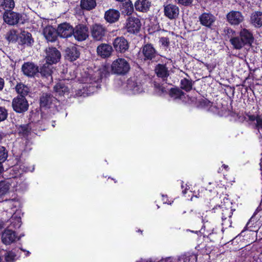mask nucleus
Instances as JSON below:
<instances>
[{"label":"nucleus","mask_w":262,"mask_h":262,"mask_svg":"<svg viewBox=\"0 0 262 262\" xmlns=\"http://www.w3.org/2000/svg\"><path fill=\"white\" fill-rule=\"evenodd\" d=\"M149 78L148 75L140 70L138 72L136 76L130 77L127 81L126 91L133 94H137L143 91L142 84L145 82Z\"/></svg>","instance_id":"nucleus-1"},{"label":"nucleus","mask_w":262,"mask_h":262,"mask_svg":"<svg viewBox=\"0 0 262 262\" xmlns=\"http://www.w3.org/2000/svg\"><path fill=\"white\" fill-rule=\"evenodd\" d=\"M40 106L58 111L61 108L60 102L50 94L43 93L40 97Z\"/></svg>","instance_id":"nucleus-2"},{"label":"nucleus","mask_w":262,"mask_h":262,"mask_svg":"<svg viewBox=\"0 0 262 262\" xmlns=\"http://www.w3.org/2000/svg\"><path fill=\"white\" fill-rule=\"evenodd\" d=\"M130 69V64L128 62L122 58L115 60L111 65L112 73L118 75H126L129 71Z\"/></svg>","instance_id":"nucleus-3"},{"label":"nucleus","mask_w":262,"mask_h":262,"mask_svg":"<svg viewBox=\"0 0 262 262\" xmlns=\"http://www.w3.org/2000/svg\"><path fill=\"white\" fill-rule=\"evenodd\" d=\"M12 106L15 112L23 113L28 110L29 104L25 96H17L12 100Z\"/></svg>","instance_id":"nucleus-4"},{"label":"nucleus","mask_w":262,"mask_h":262,"mask_svg":"<svg viewBox=\"0 0 262 262\" xmlns=\"http://www.w3.org/2000/svg\"><path fill=\"white\" fill-rule=\"evenodd\" d=\"M141 27V21L137 17H129L126 20L125 29L128 33L136 34L140 31Z\"/></svg>","instance_id":"nucleus-5"},{"label":"nucleus","mask_w":262,"mask_h":262,"mask_svg":"<svg viewBox=\"0 0 262 262\" xmlns=\"http://www.w3.org/2000/svg\"><path fill=\"white\" fill-rule=\"evenodd\" d=\"M106 33V29L101 24H95L91 28V36L96 41L102 40Z\"/></svg>","instance_id":"nucleus-6"},{"label":"nucleus","mask_w":262,"mask_h":262,"mask_svg":"<svg viewBox=\"0 0 262 262\" xmlns=\"http://www.w3.org/2000/svg\"><path fill=\"white\" fill-rule=\"evenodd\" d=\"M73 35L75 39L78 41L85 40L89 37L88 27L83 24L77 25L73 28Z\"/></svg>","instance_id":"nucleus-7"},{"label":"nucleus","mask_w":262,"mask_h":262,"mask_svg":"<svg viewBox=\"0 0 262 262\" xmlns=\"http://www.w3.org/2000/svg\"><path fill=\"white\" fill-rule=\"evenodd\" d=\"M164 15L170 20L177 19L179 15V8L174 4L165 3L164 6Z\"/></svg>","instance_id":"nucleus-8"},{"label":"nucleus","mask_w":262,"mask_h":262,"mask_svg":"<svg viewBox=\"0 0 262 262\" xmlns=\"http://www.w3.org/2000/svg\"><path fill=\"white\" fill-rule=\"evenodd\" d=\"M141 55L144 60H151L156 57L158 53L152 45L146 44L141 48Z\"/></svg>","instance_id":"nucleus-9"},{"label":"nucleus","mask_w":262,"mask_h":262,"mask_svg":"<svg viewBox=\"0 0 262 262\" xmlns=\"http://www.w3.org/2000/svg\"><path fill=\"white\" fill-rule=\"evenodd\" d=\"M113 47L117 52L125 53L129 48L127 40L123 37H116L113 42Z\"/></svg>","instance_id":"nucleus-10"},{"label":"nucleus","mask_w":262,"mask_h":262,"mask_svg":"<svg viewBox=\"0 0 262 262\" xmlns=\"http://www.w3.org/2000/svg\"><path fill=\"white\" fill-rule=\"evenodd\" d=\"M227 21L232 25H238L244 19L242 13L238 11H231L226 15Z\"/></svg>","instance_id":"nucleus-11"},{"label":"nucleus","mask_w":262,"mask_h":262,"mask_svg":"<svg viewBox=\"0 0 262 262\" xmlns=\"http://www.w3.org/2000/svg\"><path fill=\"white\" fill-rule=\"evenodd\" d=\"M57 33L61 37H69L73 33V27L67 23L60 24L57 28Z\"/></svg>","instance_id":"nucleus-12"},{"label":"nucleus","mask_w":262,"mask_h":262,"mask_svg":"<svg viewBox=\"0 0 262 262\" xmlns=\"http://www.w3.org/2000/svg\"><path fill=\"white\" fill-rule=\"evenodd\" d=\"M46 61L50 64L56 63L60 59V53L55 48H49L46 50Z\"/></svg>","instance_id":"nucleus-13"},{"label":"nucleus","mask_w":262,"mask_h":262,"mask_svg":"<svg viewBox=\"0 0 262 262\" xmlns=\"http://www.w3.org/2000/svg\"><path fill=\"white\" fill-rule=\"evenodd\" d=\"M20 17L19 14L11 10L5 11L3 14L4 21L10 25H14L17 24Z\"/></svg>","instance_id":"nucleus-14"},{"label":"nucleus","mask_w":262,"mask_h":262,"mask_svg":"<svg viewBox=\"0 0 262 262\" xmlns=\"http://www.w3.org/2000/svg\"><path fill=\"white\" fill-rule=\"evenodd\" d=\"M21 70L24 74L28 77H33L38 72V67L30 62H25L21 67Z\"/></svg>","instance_id":"nucleus-15"},{"label":"nucleus","mask_w":262,"mask_h":262,"mask_svg":"<svg viewBox=\"0 0 262 262\" xmlns=\"http://www.w3.org/2000/svg\"><path fill=\"white\" fill-rule=\"evenodd\" d=\"M154 70L157 76L163 81L166 80L169 76V71L166 64L159 63L155 67Z\"/></svg>","instance_id":"nucleus-16"},{"label":"nucleus","mask_w":262,"mask_h":262,"mask_svg":"<svg viewBox=\"0 0 262 262\" xmlns=\"http://www.w3.org/2000/svg\"><path fill=\"white\" fill-rule=\"evenodd\" d=\"M201 25L207 28H211L215 20V17L209 13H204L199 16Z\"/></svg>","instance_id":"nucleus-17"},{"label":"nucleus","mask_w":262,"mask_h":262,"mask_svg":"<svg viewBox=\"0 0 262 262\" xmlns=\"http://www.w3.org/2000/svg\"><path fill=\"white\" fill-rule=\"evenodd\" d=\"M17 237L14 231L6 229L2 233V241L5 245H10L16 241Z\"/></svg>","instance_id":"nucleus-18"},{"label":"nucleus","mask_w":262,"mask_h":262,"mask_svg":"<svg viewBox=\"0 0 262 262\" xmlns=\"http://www.w3.org/2000/svg\"><path fill=\"white\" fill-rule=\"evenodd\" d=\"M112 47L106 43H102L98 46L97 48L98 55L102 58L110 57L112 54Z\"/></svg>","instance_id":"nucleus-19"},{"label":"nucleus","mask_w":262,"mask_h":262,"mask_svg":"<svg viewBox=\"0 0 262 262\" xmlns=\"http://www.w3.org/2000/svg\"><path fill=\"white\" fill-rule=\"evenodd\" d=\"M120 15V14L118 10L110 9L105 12L104 19L109 23H114L119 20Z\"/></svg>","instance_id":"nucleus-20"},{"label":"nucleus","mask_w":262,"mask_h":262,"mask_svg":"<svg viewBox=\"0 0 262 262\" xmlns=\"http://www.w3.org/2000/svg\"><path fill=\"white\" fill-rule=\"evenodd\" d=\"M239 35L245 45H251L254 41V37L252 32L245 28L242 29Z\"/></svg>","instance_id":"nucleus-21"},{"label":"nucleus","mask_w":262,"mask_h":262,"mask_svg":"<svg viewBox=\"0 0 262 262\" xmlns=\"http://www.w3.org/2000/svg\"><path fill=\"white\" fill-rule=\"evenodd\" d=\"M248 120L253 122L254 128L258 130L259 134L262 132V117L259 115H247Z\"/></svg>","instance_id":"nucleus-22"},{"label":"nucleus","mask_w":262,"mask_h":262,"mask_svg":"<svg viewBox=\"0 0 262 262\" xmlns=\"http://www.w3.org/2000/svg\"><path fill=\"white\" fill-rule=\"evenodd\" d=\"M57 30L52 26H47L43 29V35L48 41L53 42L56 39Z\"/></svg>","instance_id":"nucleus-23"},{"label":"nucleus","mask_w":262,"mask_h":262,"mask_svg":"<svg viewBox=\"0 0 262 262\" xmlns=\"http://www.w3.org/2000/svg\"><path fill=\"white\" fill-rule=\"evenodd\" d=\"M19 39L21 43L27 46H31L34 42L32 35L28 32L22 31L19 35Z\"/></svg>","instance_id":"nucleus-24"},{"label":"nucleus","mask_w":262,"mask_h":262,"mask_svg":"<svg viewBox=\"0 0 262 262\" xmlns=\"http://www.w3.org/2000/svg\"><path fill=\"white\" fill-rule=\"evenodd\" d=\"M251 23L255 27H260L262 26V12L255 11L252 13L250 17Z\"/></svg>","instance_id":"nucleus-25"},{"label":"nucleus","mask_w":262,"mask_h":262,"mask_svg":"<svg viewBox=\"0 0 262 262\" xmlns=\"http://www.w3.org/2000/svg\"><path fill=\"white\" fill-rule=\"evenodd\" d=\"M150 6V3L148 0H138L135 4L137 10L142 12L147 11Z\"/></svg>","instance_id":"nucleus-26"},{"label":"nucleus","mask_w":262,"mask_h":262,"mask_svg":"<svg viewBox=\"0 0 262 262\" xmlns=\"http://www.w3.org/2000/svg\"><path fill=\"white\" fill-rule=\"evenodd\" d=\"M54 91L59 96H63L66 94H68L69 89L63 81L57 83L54 86Z\"/></svg>","instance_id":"nucleus-27"},{"label":"nucleus","mask_w":262,"mask_h":262,"mask_svg":"<svg viewBox=\"0 0 262 262\" xmlns=\"http://www.w3.org/2000/svg\"><path fill=\"white\" fill-rule=\"evenodd\" d=\"M67 58L70 61L76 60L79 58L80 53L77 48L73 47L71 48H68L66 50Z\"/></svg>","instance_id":"nucleus-28"},{"label":"nucleus","mask_w":262,"mask_h":262,"mask_svg":"<svg viewBox=\"0 0 262 262\" xmlns=\"http://www.w3.org/2000/svg\"><path fill=\"white\" fill-rule=\"evenodd\" d=\"M52 64H50L46 61V63H45L40 69V74L42 76L46 77H50L51 79H52L51 76L53 69Z\"/></svg>","instance_id":"nucleus-29"},{"label":"nucleus","mask_w":262,"mask_h":262,"mask_svg":"<svg viewBox=\"0 0 262 262\" xmlns=\"http://www.w3.org/2000/svg\"><path fill=\"white\" fill-rule=\"evenodd\" d=\"M230 42L233 46V48L236 50H240L243 48L245 46V43L241 38L239 35L238 36L235 35L231 40Z\"/></svg>","instance_id":"nucleus-30"},{"label":"nucleus","mask_w":262,"mask_h":262,"mask_svg":"<svg viewBox=\"0 0 262 262\" xmlns=\"http://www.w3.org/2000/svg\"><path fill=\"white\" fill-rule=\"evenodd\" d=\"M96 2L95 0H81L80 6L82 9L91 10L95 8Z\"/></svg>","instance_id":"nucleus-31"},{"label":"nucleus","mask_w":262,"mask_h":262,"mask_svg":"<svg viewBox=\"0 0 262 262\" xmlns=\"http://www.w3.org/2000/svg\"><path fill=\"white\" fill-rule=\"evenodd\" d=\"M14 7V0H0V8L5 11L11 10Z\"/></svg>","instance_id":"nucleus-32"},{"label":"nucleus","mask_w":262,"mask_h":262,"mask_svg":"<svg viewBox=\"0 0 262 262\" xmlns=\"http://www.w3.org/2000/svg\"><path fill=\"white\" fill-rule=\"evenodd\" d=\"M213 209L217 210L219 212H222L221 217L222 220H225L227 219V218L231 217L232 216V212L231 210L229 208L219 206Z\"/></svg>","instance_id":"nucleus-33"},{"label":"nucleus","mask_w":262,"mask_h":262,"mask_svg":"<svg viewBox=\"0 0 262 262\" xmlns=\"http://www.w3.org/2000/svg\"><path fill=\"white\" fill-rule=\"evenodd\" d=\"M15 90L18 94H20L19 96H25L29 92V88L22 83H18L16 85Z\"/></svg>","instance_id":"nucleus-34"},{"label":"nucleus","mask_w":262,"mask_h":262,"mask_svg":"<svg viewBox=\"0 0 262 262\" xmlns=\"http://www.w3.org/2000/svg\"><path fill=\"white\" fill-rule=\"evenodd\" d=\"M10 183L7 181H0V197L7 194L10 189ZM2 201L0 199V202Z\"/></svg>","instance_id":"nucleus-35"},{"label":"nucleus","mask_w":262,"mask_h":262,"mask_svg":"<svg viewBox=\"0 0 262 262\" xmlns=\"http://www.w3.org/2000/svg\"><path fill=\"white\" fill-rule=\"evenodd\" d=\"M193 85L192 81L187 78H183L181 80V88L186 92H189L192 90Z\"/></svg>","instance_id":"nucleus-36"},{"label":"nucleus","mask_w":262,"mask_h":262,"mask_svg":"<svg viewBox=\"0 0 262 262\" xmlns=\"http://www.w3.org/2000/svg\"><path fill=\"white\" fill-rule=\"evenodd\" d=\"M10 227L14 229L18 228L21 226V219L20 217L13 214L10 219Z\"/></svg>","instance_id":"nucleus-37"},{"label":"nucleus","mask_w":262,"mask_h":262,"mask_svg":"<svg viewBox=\"0 0 262 262\" xmlns=\"http://www.w3.org/2000/svg\"><path fill=\"white\" fill-rule=\"evenodd\" d=\"M169 95L174 99H181L184 96V93L179 89L172 88L170 90Z\"/></svg>","instance_id":"nucleus-38"},{"label":"nucleus","mask_w":262,"mask_h":262,"mask_svg":"<svg viewBox=\"0 0 262 262\" xmlns=\"http://www.w3.org/2000/svg\"><path fill=\"white\" fill-rule=\"evenodd\" d=\"M16 255L12 251H6L4 255L5 259L6 262H13L16 260Z\"/></svg>","instance_id":"nucleus-39"},{"label":"nucleus","mask_w":262,"mask_h":262,"mask_svg":"<svg viewBox=\"0 0 262 262\" xmlns=\"http://www.w3.org/2000/svg\"><path fill=\"white\" fill-rule=\"evenodd\" d=\"M31 133V128L29 125L20 126L19 128V133L24 137H28Z\"/></svg>","instance_id":"nucleus-40"},{"label":"nucleus","mask_w":262,"mask_h":262,"mask_svg":"<svg viewBox=\"0 0 262 262\" xmlns=\"http://www.w3.org/2000/svg\"><path fill=\"white\" fill-rule=\"evenodd\" d=\"M124 8L125 9V13L127 15H130L134 11L133 5L129 0L125 3Z\"/></svg>","instance_id":"nucleus-41"},{"label":"nucleus","mask_w":262,"mask_h":262,"mask_svg":"<svg viewBox=\"0 0 262 262\" xmlns=\"http://www.w3.org/2000/svg\"><path fill=\"white\" fill-rule=\"evenodd\" d=\"M99 73L95 74V77H86L84 78V79L82 80L84 83H93V82H97L99 81L100 78L99 77Z\"/></svg>","instance_id":"nucleus-42"},{"label":"nucleus","mask_w":262,"mask_h":262,"mask_svg":"<svg viewBox=\"0 0 262 262\" xmlns=\"http://www.w3.org/2000/svg\"><path fill=\"white\" fill-rule=\"evenodd\" d=\"M226 36L229 39V41L236 34V32L230 28H226L224 30Z\"/></svg>","instance_id":"nucleus-43"},{"label":"nucleus","mask_w":262,"mask_h":262,"mask_svg":"<svg viewBox=\"0 0 262 262\" xmlns=\"http://www.w3.org/2000/svg\"><path fill=\"white\" fill-rule=\"evenodd\" d=\"M16 38V32L14 30L9 31L6 34V39L9 41H15Z\"/></svg>","instance_id":"nucleus-44"},{"label":"nucleus","mask_w":262,"mask_h":262,"mask_svg":"<svg viewBox=\"0 0 262 262\" xmlns=\"http://www.w3.org/2000/svg\"><path fill=\"white\" fill-rule=\"evenodd\" d=\"M8 152L5 147L0 146V161L4 162L7 158Z\"/></svg>","instance_id":"nucleus-45"},{"label":"nucleus","mask_w":262,"mask_h":262,"mask_svg":"<svg viewBox=\"0 0 262 262\" xmlns=\"http://www.w3.org/2000/svg\"><path fill=\"white\" fill-rule=\"evenodd\" d=\"M7 116V110L5 107L0 106V122L6 120Z\"/></svg>","instance_id":"nucleus-46"},{"label":"nucleus","mask_w":262,"mask_h":262,"mask_svg":"<svg viewBox=\"0 0 262 262\" xmlns=\"http://www.w3.org/2000/svg\"><path fill=\"white\" fill-rule=\"evenodd\" d=\"M20 168V171L19 170L18 172V175H21L23 172H26L29 170V169L27 167H26L24 165L18 166V165H16L13 167V170L14 171H16Z\"/></svg>","instance_id":"nucleus-47"},{"label":"nucleus","mask_w":262,"mask_h":262,"mask_svg":"<svg viewBox=\"0 0 262 262\" xmlns=\"http://www.w3.org/2000/svg\"><path fill=\"white\" fill-rule=\"evenodd\" d=\"M192 257H193L192 255H183L179 258V262H190Z\"/></svg>","instance_id":"nucleus-48"},{"label":"nucleus","mask_w":262,"mask_h":262,"mask_svg":"<svg viewBox=\"0 0 262 262\" xmlns=\"http://www.w3.org/2000/svg\"><path fill=\"white\" fill-rule=\"evenodd\" d=\"M223 223L222 225L224 226L226 228L231 226V217L227 218L225 220H222Z\"/></svg>","instance_id":"nucleus-49"},{"label":"nucleus","mask_w":262,"mask_h":262,"mask_svg":"<svg viewBox=\"0 0 262 262\" xmlns=\"http://www.w3.org/2000/svg\"><path fill=\"white\" fill-rule=\"evenodd\" d=\"M160 42L162 45L167 47L169 44V38L166 37H162L160 39Z\"/></svg>","instance_id":"nucleus-50"},{"label":"nucleus","mask_w":262,"mask_h":262,"mask_svg":"<svg viewBox=\"0 0 262 262\" xmlns=\"http://www.w3.org/2000/svg\"><path fill=\"white\" fill-rule=\"evenodd\" d=\"M193 0H178V3L179 4L185 6H188L191 5Z\"/></svg>","instance_id":"nucleus-51"},{"label":"nucleus","mask_w":262,"mask_h":262,"mask_svg":"<svg viewBox=\"0 0 262 262\" xmlns=\"http://www.w3.org/2000/svg\"><path fill=\"white\" fill-rule=\"evenodd\" d=\"M5 85V80L3 78L0 77V91H2Z\"/></svg>","instance_id":"nucleus-52"},{"label":"nucleus","mask_w":262,"mask_h":262,"mask_svg":"<svg viewBox=\"0 0 262 262\" xmlns=\"http://www.w3.org/2000/svg\"><path fill=\"white\" fill-rule=\"evenodd\" d=\"M158 89H159V92L161 94L164 93L166 92V90L165 88L162 86H159Z\"/></svg>","instance_id":"nucleus-53"},{"label":"nucleus","mask_w":262,"mask_h":262,"mask_svg":"<svg viewBox=\"0 0 262 262\" xmlns=\"http://www.w3.org/2000/svg\"><path fill=\"white\" fill-rule=\"evenodd\" d=\"M19 188H17L18 189H20L21 188H25L26 187V184L25 183H24V182H22L21 183H20V184H19Z\"/></svg>","instance_id":"nucleus-54"},{"label":"nucleus","mask_w":262,"mask_h":262,"mask_svg":"<svg viewBox=\"0 0 262 262\" xmlns=\"http://www.w3.org/2000/svg\"><path fill=\"white\" fill-rule=\"evenodd\" d=\"M4 226V222L0 220V230L2 229Z\"/></svg>","instance_id":"nucleus-55"},{"label":"nucleus","mask_w":262,"mask_h":262,"mask_svg":"<svg viewBox=\"0 0 262 262\" xmlns=\"http://www.w3.org/2000/svg\"><path fill=\"white\" fill-rule=\"evenodd\" d=\"M223 167H224V168H225V169H227V168H228V166H227V165H225V164H224V165H223Z\"/></svg>","instance_id":"nucleus-56"},{"label":"nucleus","mask_w":262,"mask_h":262,"mask_svg":"<svg viewBox=\"0 0 262 262\" xmlns=\"http://www.w3.org/2000/svg\"><path fill=\"white\" fill-rule=\"evenodd\" d=\"M182 192H183V194L186 193V189H185L184 190H183Z\"/></svg>","instance_id":"nucleus-57"},{"label":"nucleus","mask_w":262,"mask_h":262,"mask_svg":"<svg viewBox=\"0 0 262 262\" xmlns=\"http://www.w3.org/2000/svg\"><path fill=\"white\" fill-rule=\"evenodd\" d=\"M3 138V136L2 135H1V134L0 133V141H1V140Z\"/></svg>","instance_id":"nucleus-58"},{"label":"nucleus","mask_w":262,"mask_h":262,"mask_svg":"<svg viewBox=\"0 0 262 262\" xmlns=\"http://www.w3.org/2000/svg\"><path fill=\"white\" fill-rule=\"evenodd\" d=\"M0 262H2V258L1 256H0Z\"/></svg>","instance_id":"nucleus-59"},{"label":"nucleus","mask_w":262,"mask_h":262,"mask_svg":"<svg viewBox=\"0 0 262 262\" xmlns=\"http://www.w3.org/2000/svg\"><path fill=\"white\" fill-rule=\"evenodd\" d=\"M260 1H261V0H260Z\"/></svg>","instance_id":"nucleus-60"}]
</instances>
